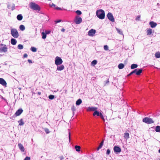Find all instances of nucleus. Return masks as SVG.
Instances as JSON below:
<instances>
[{
  "label": "nucleus",
  "instance_id": "obj_7",
  "mask_svg": "<svg viewBox=\"0 0 160 160\" xmlns=\"http://www.w3.org/2000/svg\"><path fill=\"white\" fill-rule=\"evenodd\" d=\"M1 47L0 48V51L6 52L7 51L8 48L6 47L5 45L1 44Z\"/></svg>",
  "mask_w": 160,
  "mask_h": 160
},
{
  "label": "nucleus",
  "instance_id": "obj_33",
  "mask_svg": "<svg viewBox=\"0 0 160 160\" xmlns=\"http://www.w3.org/2000/svg\"><path fill=\"white\" fill-rule=\"evenodd\" d=\"M155 56L157 58H160V53L159 52H157L155 54Z\"/></svg>",
  "mask_w": 160,
  "mask_h": 160
},
{
  "label": "nucleus",
  "instance_id": "obj_4",
  "mask_svg": "<svg viewBox=\"0 0 160 160\" xmlns=\"http://www.w3.org/2000/svg\"><path fill=\"white\" fill-rule=\"evenodd\" d=\"M142 121L148 124H150L154 122V121L151 118L148 117H145L143 118Z\"/></svg>",
  "mask_w": 160,
  "mask_h": 160
},
{
  "label": "nucleus",
  "instance_id": "obj_49",
  "mask_svg": "<svg viewBox=\"0 0 160 160\" xmlns=\"http://www.w3.org/2000/svg\"><path fill=\"white\" fill-rule=\"evenodd\" d=\"M15 9V6L14 4H13L12 7V10H14Z\"/></svg>",
  "mask_w": 160,
  "mask_h": 160
},
{
  "label": "nucleus",
  "instance_id": "obj_63",
  "mask_svg": "<svg viewBox=\"0 0 160 160\" xmlns=\"http://www.w3.org/2000/svg\"><path fill=\"white\" fill-rule=\"evenodd\" d=\"M8 8H9V6H8Z\"/></svg>",
  "mask_w": 160,
  "mask_h": 160
},
{
  "label": "nucleus",
  "instance_id": "obj_22",
  "mask_svg": "<svg viewBox=\"0 0 160 160\" xmlns=\"http://www.w3.org/2000/svg\"><path fill=\"white\" fill-rule=\"evenodd\" d=\"M142 69H137V71L136 74L137 75H140L141 73L142 72Z\"/></svg>",
  "mask_w": 160,
  "mask_h": 160
},
{
  "label": "nucleus",
  "instance_id": "obj_56",
  "mask_svg": "<svg viewBox=\"0 0 160 160\" xmlns=\"http://www.w3.org/2000/svg\"><path fill=\"white\" fill-rule=\"evenodd\" d=\"M28 62L29 63H32V60H30V59H28Z\"/></svg>",
  "mask_w": 160,
  "mask_h": 160
},
{
  "label": "nucleus",
  "instance_id": "obj_8",
  "mask_svg": "<svg viewBox=\"0 0 160 160\" xmlns=\"http://www.w3.org/2000/svg\"><path fill=\"white\" fill-rule=\"evenodd\" d=\"M107 17L108 19L112 22H114L115 21L114 18L111 12H108L107 15Z\"/></svg>",
  "mask_w": 160,
  "mask_h": 160
},
{
  "label": "nucleus",
  "instance_id": "obj_64",
  "mask_svg": "<svg viewBox=\"0 0 160 160\" xmlns=\"http://www.w3.org/2000/svg\"><path fill=\"white\" fill-rule=\"evenodd\" d=\"M159 160H160V159Z\"/></svg>",
  "mask_w": 160,
  "mask_h": 160
},
{
  "label": "nucleus",
  "instance_id": "obj_57",
  "mask_svg": "<svg viewBox=\"0 0 160 160\" xmlns=\"http://www.w3.org/2000/svg\"><path fill=\"white\" fill-rule=\"evenodd\" d=\"M133 72H131L128 75V76H130V75H132V74H133Z\"/></svg>",
  "mask_w": 160,
  "mask_h": 160
},
{
  "label": "nucleus",
  "instance_id": "obj_54",
  "mask_svg": "<svg viewBox=\"0 0 160 160\" xmlns=\"http://www.w3.org/2000/svg\"><path fill=\"white\" fill-rule=\"evenodd\" d=\"M69 141H70V132H69Z\"/></svg>",
  "mask_w": 160,
  "mask_h": 160
},
{
  "label": "nucleus",
  "instance_id": "obj_40",
  "mask_svg": "<svg viewBox=\"0 0 160 160\" xmlns=\"http://www.w3.org/2000/svg\"><path fill=\"white\" fill-rule=\"evenodd\" d=\"M71 110L73 112V113H74V112L76 110V108L74 106H73L71 107Z\"/></svg>",
  "mask_w": 160,
  "mask_h": 160
},
{
  "label": "nucleus",
  "instance_id": "obj_34",
  "mask_svg": "<svg viewBox=\"0 0 160 160\" xmlns=\"http://www.w3.org/2000/svg\"><path fill=\"white\" fill-rule=\"evenodd\" d=\"M42 38L43 39H45L46 38V34L45 32H42Z\"/></svg>",
  "mask_w": 160,
  "mask_h": 160
},
{
  "label": "nucleus",
  "instance_id": "obj_61",
  "mask_svg": "<svg viewBox=\"0 0 160 160\" xmlns=\"http://www.w3.org/2000/svg\"><path fill=\"white\" fill-rule=\"evenodd\" d=\"M0 97L2 98H3V97L1 95H0Z\"/></svg>",
  "mask_w": 160,
  "mask_h": 160
},
{
  "label": "nucleus",
  "instance_id": "obj_30",
  "mask_svg": "<svg viewBox=\"0 0 160 160\" xmlns=\"http://www.w3.org/2000/svg\"><path fill=\"white\" fill-rule=\"evenodd\" d=\"M155 131L157 132H160V126H157L155 128Z\"/></svg>",
  "mask_w": 160,
  "mask_h": 160
},
{
  "label": "nucleus",
  "instance_id": "obj_50",
  "mask_svg": "<svg viewBox=\"0 0 160 160\" xmlns=\"http://www.w3.org/2000/svg\"><path fill=\"white\" fill-rule=\"evenodd\" d=\"M55 9L57 10H62V9L61 8H59L58 7H55Z\"/></svg>",
  "mask_w": 160,
  "mask_h": 160
},
{
  "label": "nucleus",
  "instance_id": "obj_20",
  "mask_svg": "<svg viewBox=\"0 0 160 160\" xmlns=\"http://www.w3.org/2000/svg\"><path fill=\"white\" fill-rule=\"evenodd\" d=\"M124 137L126 139L129 138V134L128 132H125L124 134Z\"/></svg>",
  "mask_w": 160,
  "mask_h": 160
},
{
  "label": "nucleus",
  "instance_id": "obj_14",
  "mask_svg": "<svg viewBox=\"0 0 160 160\" xmlns=\"http://www.w3.org/2000/svg\"><path fill=\"white\" fill-rule=\"evenodd\" d=\"M149 25L151 28H154L156 26L157 24L153 21H150L149 22Z\"/></svg>",
  "mask_w": 160,
  "mask_h": 160
},
{
  "label": "nucleus",
  "instance_id": "obj_31",
  "mask_svg": "<svg viewBox=\"0 0 160 160\" xmlns=\"http://www.w3.org/2000/svg\"><path fill=\"white\" fill-rule=\"evenodd\" d=\"M20 29L22 31H24L25 29V26L23 25H21L19 26Z\"/></svg>",
  "mask_w": 160,
  "mask_h": 160
},
{
  "label": "nucleus",
  "instance_id": "obj_10",
  "mask_svg": "<svg viewBox=\"0 0 160 160\" xmlns=\"http://www.w3.org/2000/svg\"><path fill=\"white\" fill-rule=\"evenodd\" d=\"M96 31L93 29H91L88 32V35L89 36H93L95 33Z\"/></svg>",
  "mask_w": 160,
  "mask_h": 160
},
{
  "label": "nucleus",
  "instance_id": "obj_36",
  "mask_svg": "<svg viewBox=\"0 0 160 160\" xmlns=\"http://www.w3.org/2000/svg\"><path fill=\"white\" fill-rule=\"evenodd\" d=\"M54 96L52 95H50L49 96L48 98L51 100H52L54 98Z\"/></svg>",
  "mask_w": 160,
  "mask_h": 160
},
{
  "label": "nucleus",
  "instance_id": "obj_42",
  "mask_svg": "<svg viewBox=\"0 0 160 160\" xmlns=\"http://www.w3.org/2000/svg\"><path fill=\"white\" fill-rule=\"evenodd\" d=\"M104 82L105 83L104 86L106 84L108 83L109 82V78H108L107 80L106 81H105Z\"/></svg>",
  "mask_w": 160,
  "mask_h": 160
},
{
  "label": "nucleus",
  "instance_id": "obj_43",
  "mask_svg": "<svg viewBox=\"0 0 160 160\" xmlns=\"http://www.w3.org/2000/svg\"><path fill=\"white\" fill-rule=\"evenodd\" d=\"M101 118L103 120L104 122L105 121V119L104 118V117L103 115L102 114V113L101 114L100 116Z\"/></svg>",
  "mask_w": 160,
  "mask_h": 160
},
{
  "label": "nucleus",
  "instance_id": "obj_62",
  "mask_svg": "<svg viewBox=\"0 0 160 160\" xmlns=\"http://www.w3.org/2000/svg\"><path fill=\"white\" fill-rule=\"evenodd\" d=\"M158 152H159V153H160V149L158 150Z\"/></svg>",
  "mask_w": 160,
  "mask_h": 160
},
{
  "label": "nucleus",
  "instance_id": "obj_6",
  "mask_svg": "<svg viewBox=\"0 0 160 160\" xmlns=\"http://www.w3.org/2000/svg\"><path fill=\"white\" fill-rule=\"evenodd\" d=\"M82 21V18L78 16H76L74 22L76 24H79Z\"/></svg>",
  "mask_w": 160,
  "mask_h": 160
},
{
  "label": "nucleus",
  "instance_id": "obj_15",
  "mask_svg": "<svg viewBox=\"0 0 160 160\" xmlns=\"http://www.w3.org/2000/svg\"><path fill=\"white\" fill-rule=\"evenodd\" d=\"M64 68V67L63 65H62L60 66H57V71H62Z\"/></svg>",
  "mask_w": 160,
  "mask_h": 160
},
{
  "label": "nucleus",
  "instance_id": "obj_32",
  "mask_svg": "<svg viewBox=\"0 0 160 160\" xmlns=\"http://www.w3.org/2000/svg\"><path fill=\"white\" fill-rule=\"evenodd\" d=\"M17 48L18 49L21 50L23 48V45L20 44L18 46Z\"/></svg>",
  "mask_w": 160,
  "mask_h": 160
},
{
  "label": "nucleus",
  "instance_id": "obj_17",
  "mask_svg": "<svg viewBox=\"0 0 160 160\" xmlns=\"http://www.w3.org/2000/svg\"><path fill=\"white\" fill-rule=\"evenodd\" d=\"M101 114L102 113L101 112H99L96 110L94 112L93 114V116H95L96 115L97 116H100Z\"/></svg>",
  "mask_w": 160,
  "mask_h": 160
},
{
  "label": "nucleus",
  "instance_id": "obj_58",
  "mask_svg": "<svg viewBox=\"0 0 160 160\" xmlns=\"http://www.w3.org/2000/svg\"><path fill=\"white\" fill-rule=\"evenodd\" d=\"M61 31L62 32H64L65 31V29L64 28H62L61 29Z\"/></svg>",
  "mask_w": 160,
  "mask_h": 160
},
{
  "label": "nucleus",
  "instance_id": "obj_52",
  "mask_svg": "<svg viewBox=\"0 0 160 160\" xmlns=\"http://www.w3.org/2000/svg\"><path fill=\"white\" fill-rule=\"evenodd\" d=\"M28 55L26 53H25L23 55V58H27L28 57Z\"/></svg>",
  "mask_w": 160,
  "mask_h": 160
},
{
  "label": "nucleus",
  "instance_id": "obj_21",
  "mask_svg": "<svg viewBox=\"0 0 160 160\" xmlns=\"http://www.w3.org/2000/svg\"><path fill=\"white\" fill-rule=\"evenodd\" d=\"M82 103V100L81 99H78L76 102V104L77 105H79Z\"/></svg>",
  "mask_w": 160,
  "mask_h": 160
},
{
  "label": "nucleus",
  "instance_id": "obj_29",
  "mask_svg": "<svg viewBox=\"0 0 160 160\" xmlns=\"http://www.w3.org/2000/svg\"><path fill=\"white\" fill-rule=\"evenodd\" d=\"M76 150V151L78 152H79L80 151V148L81 147L80 146H76L75 147Z\"/></svg>",
  "mask_w": 160,
  "mask_h": 160
},
{
  "label": "nucleus",
  "instance_id": "obj_37",
  "mask_svg": "<svg viewBox=\"0 0 160 160\" xmlns=\"http://www.w3.org/2000/svg\"><path fill=\"white\" fill-rule=\"evenodd\" d=\"M97 61L95 60H93L91 62L92 64L94 65L97 64Z\"/></svg>",
  "mask_w": 160,
  "mask_h": 160
},
{
  "label": "nucleus",
  "instance_id": "obj_12",
  "mask_svg": "<svg viewBox=\"0 0 160 160\" xmlns=\"http://www.w3.org/2000/svg\"><path fill=\"white\" fill-rule=\"evenodd\" d=\"M23 111V110L22 108L18 109L15 113L16 116H19L22 112Z\"/></svg>",
  "mask_w": 160,
  "mask_h": 160
},
{
  "label": "nucleus",
  "instance_id": "obj_16",
  "mask_svg": "<svg viewBox=\"0 0 160 160\" xmlns=\"http://www.w3.org/2000/svg\"><path fill=\"white\" fill-rule=\"evenodd\" d=\"M19 148L22 152L24 151V148L23 145L21 143H19L18 145Z\"/></svg>",
  "mask_w": 160,
  "mask_h": 160
},
{
  "label": "nucleus",
  "instance_id": "obj_45",
  "mask_svg": "<svg viewBox=\"0 0 160 160\" xmlns=\"http://www.w3.org/2000/svg\"><path fill=\"white\" fill-rule=\"evenodd\" d=\"M51 32V31H50L49 30H46L45 31V33H46V34H49Z\"/></svg>",
  "mask_w": 160,
  "mask_h": 160
},
{
  "label": "nucleus",
  "instance_id": "obj_53",
  "mask_svg": "<svg viewBox=\"0 0 160 160\" xmlns=\"http://www.w3.org/2000/svg\"><path fill=\"white\" fill-rule=\"evenodd\" d=\"M137 71V69H135L134 70L132 71L133 73H135L136 74Z\"/></svg>",
  "mask_w": 160,
  "mask_h": 160
},
{
  "label": "nucleus",
  "instance_id": "obj_5",
  "mask_svg": "<svg viewBox=\"0 0 160 160\" xmlns=\"http://www.w3.org/2000/svg\"><path fill=\"white\" fill-rule=\"evenodd\" d=\"M63 62L62 59L59 57L57 56L56 57L55 60V63L57 66L61 64Z\"/></svg>",
  "mask_w": 160,
  "mask_h": 160
},
{
  "label": "nucleus",
  "instance_id": "obj_3",
  "mask_svg": "<svg viewBox=\"0 0 160 160\" xmlns=\"http://www.w3.org/2000/svg\"><path fill=\"white\" fill-rule=\"evenodd\" d=\"M11 34L15 38H17L19 37V34L16 29L12 28L11 29Z\"/></svg>",
  "mask_w": 160,
  "mask_h": 160
},
{
  "label": "nucleus",
  "instance_id": "obj_13",
  "mask_svg": "<svg viewBox=\"0 0 160 160\" xmlns=\"http://www.w3.org/2000/svg\"><path fill=\"white\" fill-rule=\"evenodd\" d=\"M98 108L96 107H88L87 109V111H94L97 110Z\"/></svg>",
  "mask_w": 160,
  "mask_h": 160
},
{
  "label": "nucleus",
  "instance_id": "obj_11",
  "mask_svg": "<svg viewBox=\"0 0 160 160\" xmlns=\"http://www.w3.org/2000/svg\"><path fill=\"white\" fill-rule=\"evenodd\" d=\"M0 84L5 87H6L7 85L6 81L2 78H0Z\"/></svg>",
  "mask_w": 160,
  "mask_h": 160
},
{
  "label": "nucleus",
  "instance_id": "obj_38",
  "mask_svg": "<svg viewBox=\"0 0 160 160\" xmlns=\"http://www.w3.org/2000/svg\"><path fill=\"white\" fill-rule=\"evenodd\" d=\"M75 12L78 15H80L82 14V12L79 10L76 11Z\"/></svg>",
  "mask_w": 160,
  "mask_h": 160
},
{
  "label": "nucleus",
  "instance_id": "obj_28",
  "mask_svg": "<svg viewBox=\"0 0 160 160\" xmlns=\"http://www.w3.org/2000/svg\"><path fill=\"white\" fill-rule=\"evenodd\" d=\"M152 32V30L151 28H149L147 30L148 35H151Z\"/></svg>",
  "mask_w": 160,
  "mask_h": 160
},
{
  "label": "nucleus",
  "instance_id": "obj_48",
  "mask_svg": "<svg viewBox=\"0 0 160 160\" xmlns=\"http://www.w3.org/2000/svg\"><path fill=\"white\" fill-rule=\"evenodd\" d=\"M140 16H137V17L136 18V20H139L140 19Z\"/></svg>",
  "mask_w": 160,
  "mask_h": 160
},
{
  "label": "nucleus",
  "instance_id": "obj_24",
  "mask_svg": "<svg viewBox=\"0 0 160 160\" xmlns=\"http://www.w3.org/2000/svg\"><path fill=\"white\" fill-rule=\"evenodd\" d=\"M18 122L19 123V126H22L24 124V122L22 119H21L19 121H18Z\"/></svg>",
  "mask_w": 160,
  "mask_h": 160
},
{
  "label": "nucleus",
  "instance_id": "obj_44",
  "mask_svg": "<svg viewBox=\"0 0 160 160\" xmlns=\"http://www.w3.org/2000/svg\"><path fill=\"white\" fill-rule=\"evenodd\" d=\"M110 153V150L109 149H108L107 150V152H106V154L107 155H109Z\"/></svg>",
  "mask_w": 160,
  "mask_h": 160
},
{
  "label": "nucleus",
  "instance_id": "obj_23",
  "mask_svg": "<svg viewBox=\"0 0 160 160\" xmlns=\"http://www.w3.org/2000/svg\"><path fill=\"white\" fill-rule=\"evenodd\" d=\"M22 14H20L17 15V18L19 21H21L22 19Z\"/></svg>",
  "mask_w": 160,
  "mask_h": 160
},
{
  "label": "nucleus",
  "instance_id": "obj_19",
  "mask_svg": "<svg viewBox=\"0 0 160 160\" xmlns=\"http://www.w3.org/2000/svg\"><path fill=\"white\" fill-rule=\"evenodd\" d=\"M11 43L13 45L16 44L17 41L14 38H12L11 40Z\"/></svg>",
  "mask_w": 160,
  "mask_h": 160
},
{
  "label": "nucleus",
  "instance_id": "obj_9",
  "mask_svg": "<svg viewBox=\"0 0 160 160\" xmlns=\"http://www.w3.org/2000/svg\"><path fill=\"white\" fill-rule=\"evenodd\" d=\"M113 150L114 152L116 153H120L121 151V150L120 148L117 146H115L114 147Z\"/></svg>",
  "mask_w": 160,
  "mask_h": 160
},
{
  "label": "nucleus",
  "instance_id": "obj_27",
  "mask_svg": "<svg viewBox=\"0 0 160 160\" xmlns=\"http://www.w3.org/2000/svg\"><path fill=\"white\" fill-rule=\"evenodd\" d=\"M138 67V65L135 64H133L131 66V68L132 69H133L137 68Z\"/></svg>",
  "mask_w": 160,
  "mask_h": 160
},
{
  "label": "nucleus",
  "instance_id": "obj_1",
  "mask_svg": "<svg viewBox=\"0 0 160 160\" xmlns=\"http://www.w3.org/2000/svg\"><path fill=\"white\" fill-rule=\"evenodd\" d=\"M96 14L97 17L100 19H103L105 18V12L102 9L97 10L96 12Z\"/></svg>",
  "mask_w": 160,
  "mask_h": 160
},
{
  "label": "nucleus",
  "instance_id": "obj_25",
  "mask_svg": "<svg viewBox=\"0 0 160 160\" xmlns=\"http://www.w3.org/2000/svg\"><path fill=\"white\" fill-rule=\"evenodd\" d=\"M124 65L123 63H120L118 66V68L119 69H122L124 68Z\"/></svg>",
  "mask_w": 160,
  "mask_h": 160
},
{
  "label": "nucleus",
  "instance_id": "obj_2",
  "mask_svg": "<svg viewBox=\"0 0 160 160\" xmlns=\"http://www.w3.org/2000/svg\"><path fill=\"white\" fill-rule=\"evenodd\" d=\"M30 7L32 10L38 11H40V7L37 4L34 2H31L29 4Z\"/></svg>",
  "mask_w": 160,
  "mask_h": 160
},
{
  "label": "nucleus",
  "instance_id": "obj_46",
  "mask_svg": "<svg viewBox=\"0 0 160 160\" xmlns=\"http://www.w3.org/2000/svg\"><path fill=\"white\" fill-rule=\"evenodd\" d=\"M30 158L29 157H26L24 159V160H30Z\"/></svg>",
  "mask_w": 160,
  "mask_h": 160
},
{
  "label": "nucleus",
  "instance_id": "obj_55",
  "mask_svg": "<svg viewBox=\"0 0 160 160\" xmlns=\"http://www.w3.org/2000/svg\"><path fill=\"white\" fill-rule=\"evenodd\" d=\"M60 158L61 160H62L63 159H64V158L63 156H61L60 157Z\"/></svg>",
  "mask_w": 160,
  "mask_h": 160
},
{
  "label": "nucleus",
  "instance_id": "obj_18",
  "mask_svg": "<svg viewBox=\"0 0 160 160\" xmlns=\"http://www.w3.org/2000/svg\"><path fill=\"white\" fill-rule=\"evenodd\" d=\"M116 30L117 31L118 33L119 34H120L122 35L123 36V37L124 35L123 34L122 31L121 29H119L118 28H116Z\"/></svg>",
  "mask_w": 160,
  "mask_h": 160
},
{
  "label": "nucleus",
  "instance_id": "obj_59",
  "mask_svg": "<svg viewBox=\"0 0 160 160\" xmlns=\"http://www.w3.org/2000/svg\"><path fill=\"white\" fill-rule=\"evenodd\" d=\"M38 95H40L41 94V92H38Z\"/></svg>",
  "mask_w": 160,
  "mask_h": 160
},
{
  "label": "nucleus",
  "instance_id": "obj_41",
  "mask_svg": "<svg viewBox=\"0 0 160 160\" xmlns=\"http://www.w3.org/2000/svg\"><path fill=\"white\" fill-rule=\"evenodd\" d=\"M104 49L106 51H107V50H108V46L107 45H104Z\"/></svg>",
  "mask_w": 160,
  "mask_h": 160
},
{
  "label": "nucleus",
  "instance_id": "obj_39",
  "mask_svg": "<svg viewBox=\"0 0 160 160\" xmlns=\"http://www.w3.org/2000/svg\"><path fill=\"white\" fill-rule=\"evenodd\" d=\"M44 130L46 133L48 134L49 133L50 131L49 130L48 128H44Z\"/></svg>",
  "mask_w": 160,
  "mask_h": 160
},
{
  "label": "nucleus",
  "instance_id": "obj_60",
  "mask_svg": "<svg viewBox=\"0 0 160 160\" xmlns=\"http://www.w3.org/2000/svg\"><path fill=\"white\" fill-rule=\"evenodd\" d=\"M58 91V89H57V90H55L53 92H57V91Z\"/></svg>",
  "mask_w": 160,
  "mask_h": 160
},
{
  "label": "nucleus",
  "instance_id": "obj_26",
  "mask_svg": "<svg viewBox=\"0 0 160 160\" xmlns=\"http://www.w3.org/2000/svg\"><path fill=\"white\" fill-rule=\"evenodd\" d=\"M103 141H102L101 142L98 148L97 149V150H99V149H100V148H102V146L103 145Z\"/></svg>",
  "mask_w": 160,
  "mask_h": 160
},
{
  "label": "nucleus",
  "instance_id": "obj_35",
  "mask_svg": "<svg viewBox=\"0 0 160 160\" xmlns=\"http://www.w3.org/2000/svg\"><path fill=\"white\" fill-rule=\"evenodd\" d=\"M30 50L33 52H35L37 51L36 48L34 47H32Z\"/></svg>",
  "mask_w": 160,
  "mask_h": 160
},
{
  "label": "nucleus",
  "instance_id": "obj_51",
  "mask_svg": "<svg viewBox=\"0 0 160 160\" xmlns=\"http://www.w3.org/2000/svg\"><path fill=\"white\" fill-rule=\"evenodd\" d=\"M61 22V20H57V21H55V22L56 23H58V22Z\"/></svg>",
  "mask_w": 160,
  "mask_h": 160
},
{
  "label": "nucleus",
  "instance_id": "obj_47",
  "mask_svg": "<svg viewBox=\"0 0 160 160\" xmlns=\"http://www.w3.org/2000/svg\"><path fill=\"white\" fill-rule=\"evenodd\" d=\"M50 6L51 7H54L55 8L56 5L52 3L50 5Z\"/></svg>",
  "mask_w": 160,
  "mask_h": 160
}]
</instances>
